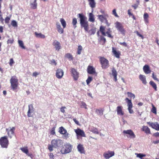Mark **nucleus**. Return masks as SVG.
Listing matches in <instances>:
<instances>
[{"label":"nucleus","mask_w":159,"mask_h":159,"mask_svg":"<svg viewBox=\"0 0 159 159\" xmlns=\"http://www.w3.org/2000/svg\"><path fill=\"white\" fill-rule=\"evenodd\" d=\"M14 40L13 39H9L7 41V44L11 43V44L13 43Z\"/></svg>","instance_id":"52"},{"label":"nucleus","mask_w":159,"mask_h":159,"mask_svg":"<svg viewBox=\"0 0 159 159\" xmlns=\"http://www.w3.org/2000/svg\"><path fill=\"white\" fill-rule=\"evenodd\" d=\"M10 20V18L8 17H7L5 19V22L6 23H7L9 22Z\"/></svg>","instance_id":"60"},{"label":"nucleus","mask_w":159,"mask_h":159,"mask_svg":"<svg viewBox=\"0 0 159 159\" xmlns=\"http://www.w3.org/2000/svg\"><path fill=\"white\" fill-rule=\"evenodd\" d=\"M114 155V152L113 151H108L103 154V156L106 159L112 157Z\"/></svg>","instance_id":"14"},{"label":"nucleus","mask_w":159,"mask_h":159,"mask_svg":"<svg viewBox=\"0 0 159 159\" xmlns=\"http://www.w3.org/2000/svg\"><path fill=\"white\" fill-rule=\"evenodd\" d=\"M112 74L113 76L114 77V80L115 81H116L117 80V72L116 70L114 68H113L112 70Z\"/></svg>","instance_id":"28"},{"label":"nucleus","mask_w":159,"mask_h":159,"mask_svg":"<svg viewBox=\"0 0 159 159\" xmlns=\"http://www.w3.org/2000/svg\"><path fill=\"white\" fill-rule=\"evenodd\" d=\"M59 132L61 134H63L65 133H66L67 131L63 127H61L59 128Z\"/></svg>","instance_id":"34"},{"label":"nucleus","mask_w":159,"mask_h":159,"mask_svg":"<svg viewBox=\"0 0 159 159\" xmlns=\"http://www.w3.org/2000/svg\"><path fill=\"white\" fill-rule=\"evenodd\" d=\"M72 23L73 25L74 29H75L76 27V24L77 23V19L75 18H74L72 20Z\"/></svg>","instance_id":"35"},{"label":"nucleus","mask_w":159,"mask_h":159,"mask_svg":"<svg viewBox=\"0 0 159 159\" xmlns=\"http://www.w3.org/2000/svg\"><path fill=\"white\" fill-rule=\"evenodd\" d=\"M115 27L122 34H124L125 33V30L124 29L123 26L122 24L119 22L117 21L115 23Z\"/></svg>","instance_id":"9"},{"label":"nucleus","mask_w":159,"mask_h":159,"mask_svg":"<svg viewBox=\"0 0 159 159\" xmlns=\"http://www.w3.org/2000/svg\"><path fill=\"white\" fill-rule=\"evenodd\" d=\"M135 155H136V157H138L140 158L141 159H143V157H145L146 156L145 154L143 153H135Z\"/></svg>","instance_id":"37"},{"label":"nucleus","mask_w":159,"mask_h":159,"mask_svg":"<svg viewBox=\"0 0 159 159\" xmlns=\"http://www.w3.org/2000/svg\"><path fill=\"white\" fill-rule=\"evenodd\" d=\"M92 80V78L90 76H89L86 82L87 84H88Z\"/></svg>","instance_id":"49"},{"label":"nucleus","mask_w":159,"mask_h":159,"mask_svg":"<svg viewBox=\"0 0 159 159\" xmlns=\"http://www.w3.org/2000/svg\"><path fill=\"white\" fill-rule=\"evenodd\" d=\"M9 144V141L7 136H4L0 139V145L2 148H7Z\"/></svg>","instance_id":"5"},{"label":"nucleus","mask_w":159,"mask_h":159,"mask_svg":"<svg viewBox=\"0 0 159 159\" xmlns=\"http://www.w3.org/2000/svg\"><path fill=\"white\" fill-rule=\"evenodd\" d=\"M29 110L27 112V116L29 117H31L33 116L34 109L33 105L30 104L28 106Z\"/></svg>","instance_id":"15"},{"label":"nucleus","mask_w":159,"mask_h":159,"mask_svg":"<svg viewBox=\"0 0 159 159\" xmlns=\"http://www.w3.org/2000/svg\"><path fill=\"white\" fill-rule=\"evenodd\" d=\"M127 94H128V96L129 97L131 98H133L134 99L135 98V96L134 94L128 92L127 93Z\"/></svg>","instance_id":"45"},{"label":"nucleus","mask_w":159,"mask_h":159,"mask_svg":"<svg viewBox=\"0 0 159 159\" xmlns=\"http://www.w3.org/2000/svg\"><path fill=\"white\" fill-rule=\"evenodd\" d=\"M112 13L116 17H118V15H117L116 13V10L115 9H114L112 11Z\"/></svg>","instance_id":"53"},{"label":"nucleus","mask_w":159,"mask_h":159,"mask_svg":"<svg viewBox=\"0 0 159 159\" xmlns=\"http://www.w3.org/2000/svg\"><path fill=\"white\" fill-rule=\"evenodd\" d=\"M123 133L124 134H127L126 136L127 138L131 139H134L135 138V135L133 131L131 129L124 130Z\"/></svg>","instance_id":"8"},{"label":"nucleus","mask_w":159,"mask_h":159,"mask_svg":"<svg viewBox=\"0 0 159 159\" xmlns=\"http://www.w3.org/2000/svg\"><path fill=\"white\" fill-rule=\"evenodd\" d=\"M18 43L19 46L23 49H25V47L24 46V43L22 41L20 40L18 41Z\"/></svg>","instance_id":"41"},{"label":"nucleus","mask_w":159,"mask_h":159,"mask_svg":"<svg viewBox=\"0 0 159 159\" xmlns=\"http://www.w3.org/2000/svg\"><path fill=\"white\" fill-rule=\"evenodd\" d=\"M149 15L147 13H145L143 15V18H148Z\"/></svg>","instance_id":"55"},{"label":"nucleus","mask_w":159,"mask_h":159,"mask_svg":"<svg viewBox=\"0 0 159 159\" xmlns=\"http://www.w3.org/2000/svg\"><path fill=\"white\" fill-rule=\"evenodd\" d=\"M142 130L147 134H151L150 130L149 128L147 126H143L142 128Z\"/></svg>","instance_id":"27"},{"label":"nucleus","mask_w":159,"mask_h":159,"mask_svg":"<svg viewBox=\"0 0 159 159\" xmlns=\"http://www.w3.org/2000/svg\"><path fill=\"white\" fill-rule=\"evenodd\" d=\"M63 141L59 139H53L51 141V144L52 146L55 148H58L61 147L63 145Z\"/></svg>","instance_id":"4"},{"label":"nucleus","mask_w":159,"mask_h":159,"mask_svg":"<svg viewBox=\"0 0 159 159\" xmlns=\"http://www.w3.org/2000/svg\"><path fill=\"white\" fill-rule=\"evenodd\" d=\"M89 2V5L92 8L96 7V3L95 0H87Z\"/></svg>","instance_id":"24"},{"label":"nucleus","mask_w":159,"mask_h":159,"mask_svg":"<svg viewBox=\"0 0 159 159\" xmlns=\"http://www.w3.org/2000/svg\"><path fill=\"white\" fill-rule=\"evenodd\" d=\"M53 148H54L52 145V144H51V145L49 144L48 145V149L50 151V152H51L53 151Z\"/></svg>","instance_id":"51"},{"label":"nucleus","mask_w":159,"mask_h":159,"mask_svg":"<svg viewBox=\"0 0 159 159\" xmlns=\"http://www.w3.org/2000/svg\"><path fill=\"white\" fill-rule=\"evenodd\" d=\"M74 130L77 136H79L82 137H85L84 132L83 130L79 128L75 129Z\"/></svg>","instance_id":"12"},{"label":"nucleus","mask_w":159,"mask_h":159,"mask_svg":"<svg viewBox=\"0 0 159 159\" xmlns=\"http://www.w3.org/2000/svg\"><path fill=\"white\" fill-rule=\"evenodd\" d=\"M60 21L63 27V28H65L66 26V22L65 20L63 18H61L60 19Z\"/></svg>","instance_id":"36"},{"label":"nucleus","mask_w":159,"mask_h":159,"mask_svg":"<svg viewBox=\"0 0 159 159\" xmlns=\"http://www.w3.org/2000/svg\"><path fill=\"white\" fill-rule=\"evenodd\" d=\"M66 108V107H62L60 109L61 111L63 113H64L65 112V109Z\"/></svg>","instance_id":"56"},{"label":"nucleus","mask_w":159,"mask_h":159,"mask_svg":"<svg viewBox=\"0 0 159 159\" xmlns=\"http://www.w3.org/2000/svg\"><path fill=\"white\" fill-rule=\"evenodd\" d=\"M15 130V127H12V128L9 127L8 128H7L6 129V131L9 137L11 139L14 134V131Z\"/></svg>","instance_id":"11"},{"label":"nucleus","mask_w":159,"mask_h":159,"mask_svg":"<svg viewBox=\"0 0 159 159\" xmlns=\"http://www.w3.org/2000/svg\"><path fill=\"white\" fill-rule=\"evenodd\" d=\"M100 40L101 41H104V43H105L106 41V39L102 36H101L100 37Z\"/></svg>","instance_id":"59"},{"label":"nucleus","mask_w":159,"mask_h":159,"mask_svg":"<svg viewBox=\"0 0 159 159\" xmlns=\"http://www.w3.org/2000/svg\"><path fill=\"white\" fill-rule=\"evenodd\" d=\"M70 72L74 80H77L79 77V72L74 68H71Z\"/></svg>","instance_id":"10"},{"label":"nucleus","mask_w":159,"mask_h":159,"mask_svg":"<svg viewBox=\"0 0 159 159\" xmlns=\"http://www.w3.org/2000/svg\"><path fill=\"white\" fill-rule=\"evenodd\" d=\"M123 107L121 106H118L116 108L117 114L118 115L122 116L124 115V113L122 111Z\"/></svg>","instance_id":"19"},{"label":"nucleus","mask_w":159,"mask_h":159,"mask_svg":"<svg viewBox=\"0 0 159 159\" xmlns=\"http://www.w3.org/2000/svg\"><path fill=\"white\" fill-rule=\"evenodd\" d=\"M77 148L79 152L81 153H84V149L82 145L79 144L77 146Z\"/></svg>","instance_id":"30"},{"label":"nucleus","mask_w":159,"mask_h":159,"mask_svg":"<svg viewBox=\"0 0 159 159\" xmlns=\"http://www.w3.org/2000/svg\"><path fill=\"white\" fill-rule=\"evenodd\" d=\"M153 136L156 137H159V133L158 132H156L153 134Z\"/></svg>","instance_id":"64"},{"label":"nucleus","mask_w":159,"mask_h":159,"mask_svg":"<svg viewBox=\"0 0 159 159\" xmlns=\"http://www.w3.org/2000/svg\"><path fill=\"white\" fill-rule=\"evenodd\" d=\"M87 69L88 73L90 74H93L95 73V70L92 66H89Z\"/></svg>","instance_id":"23"},{"label":"nucleus","mask_w":159,"mask_h":159,"mask_svg":"<svg viewBox=\"0 0 159 159\" xmlns=\"http://www.w3.org/2000/svg\"><path fill=\"white\" fill-rule=\"evenodd\" d=\"M87 32H88L90 35L94 34L96 32V29L94 28H93L89 30H88V31H86Z\"/></svg>","instance_id":"40"},{"label":"nucleus","mask_w":159,"mask_h":159,"mask_svg":"<svg viewBox=\"0 0 159 159\" xmlns=\"http://www.w3.org/2000/svg\"><path fill=\"white\" fill-rule=\"evenodd\" d=\"M11 25L14 27H17V22L15 20H13L11 22Z\"/></svg>","instance_id":"48"},{"label":"nucleus","mask_w":159,"mask_h":159,"mask_svg":"<svg viewBox=\"0 0 159 159\" xmlns=\"http://www.w3.org/2000/svg\"><path fill=\"white\" fill-rule=\"evenodd\" d=\"M20 149L23 152L25 153L28 156L31 157L32 155V154L30 155L29 153V151L27 147L22 148H20Z\"/></svg>","instance_id":"26"},{"label":"nucleus","mask_w":159,"mask_h":159,"mask_svg":"<svg viewBox=\"0 0 159 159\" xmlns=\"http://www.w3.org/2000/svg\"><path fill=\"white\" fill-rule=\"evenodd\" d=\"M52 45L56 50L59 51L61 48V45L60 43L56 40L53 41Z\"/></svg>","instance_id":"16"},{"label":"nucleus","mask_w":159,"mask_h":159,"mask_svg":"<svg viewBox=\"0 0 159 159\" xmlns=\"http://www.w3.org/2000/svg\"><path fill=\"white\" fill-rule=\"evenodd\" d=\"M91 131L93 133L96 134H99V132L98 129L96 128H93V129H91Z\"/></svg>","instance_id":"43"},{"label":"nucleus","mask_w":159,"mask_h":159,"mask_svg":"<svg viewBox=\"0 0 159 159\" xmlns=\"http://www.w3.org/2000/svg\"><path fill=\"white\" fill-rule=\"evenodd\" d=\"M97 16L100 21L103 22L105 20H106V19L108 17V15L107 14H106L103 15H98Z\"/></svg>","instance_id":"17"},{"label":"nucleus","mask_w":159,"mask_h":159,"mask_svg":"<svg viewBox=\"0 0 159 159\" xmlns=\"http://www.w3.org/2000/svg\"><path fill=\"white\" fill-rule=\"evenodd\" d=\"M147 124L149 125L150 126H151L152 128L154 126H153L154 124V123L151 122H147Z\"/></svg>","instance_id":"58"},{"label":"nucleus","mask_w":159,"mask_h":159,"mask_svg":"<svg viewBox=\"0 0 159 159\" xmlns=\"http://www.w3.org/2000/svg\"><path fill=\"white\" fill-rule=\"evenodd\" d=\"M149 84L152 86L156 91L157 90V87L156 84L153 81H151L149 82Z\"/></svg>","instance_id":"38"},{"label":"nucleus","mask_w":159,"mask_h":159,"mask_svg":"<svg viewBox=\"0 0 159 159\" xmlns=\"http://www.w3.org/2000/svg\"><path fill=\"white\" fill-rule=\"evenodd\" d=\"M35 36L37 38H39L41 39H44L45 38V36L44 34H42L41 33H38L37 32H35L34 33Z\"/></svg>","instance_id":"29"},{"label":"nucleus","mask_w":159,"mask_h":159,"mask_svg":"<svg viewBox=\"0 0 159 159\" xmlns=\"http://www.w3.org/2000/svg\"><path fill=\"white\" fill-rule=\"evenodd\" d=\"M100 61L102 65V68L106 69L109 67V61L104 57H100Z\"/></svg>","instance_id":"6"},{"label":"nucleus","mask_w":159,"mask_h":159,"mask_svg":"<svg viewBox=\"0 0 159 159\" xmlns=\"http://www.w3.org/2000/svg\"><path fill=\"white\" fill-rule=\"evenodd\" d=\"M112 52L114 56L117 58L120 57V52L118 51H117L116 49L114 47H112Z\"/></svg>","instance_id":"21"},{"label":"nucleus","mask_w":159,"mask_h":159,"mask_svg":"<svg viewBox=\"0 0 159 159\" xmlns=\"http://www.w3.org/2000/svg\"><path fill=\"white\" fill-rule=\"evenodd\" d=\"M139 79L142 81V83L144 84H146L147 83L146 76L142 75H140L139 76Z\"/></svg>","instance_id":"25"},{"label":"nucleus","mask_w":159,"mask_h":159,"mask_svg":"<svg viewBox=\"0 0 159 159\" xmlns=\"http://www.w3.org/2000/svg\"><path fill=\"white\" fill-rule=\"evenodd\" d=\"M105 29V27L104 26H101L100 28V30L102 34L104 36L106 35V34L107 35L108 37L110 38H113V37L111 34V31L110 30V29L108 28V30L105 33L104 32Z\"/></svg>","instance_id":"7"},{"label":"nucleus","mask_w":159,"mask_h":159,"mask_svg":"<svg viewBox=\"0 0 159 159\" xmlns=\"http://www.w3.org/2000/svg\"><path fill=\"white\" fill-rule=\"evenodd\" d=\"M125 100L127 104L128 108H130L133 107V104L131 100L129 99L128 98H126L125 99Z\"/></svg>","instance_id":"32"},{"label":"nucleus","mask_w":159,"mask_h":159,"mask_svg":"<svg viewBox=\"0 0 159 159\" xmlns=\"http://www.w3.org/2000/svg\"><path fill=\"white\" fill-rule=\"evenodd\" d=\"M104 110L100 108L99 109H96L95 111L96 113L98 115L102 116L103 115Z\"/></svg>","instance_id":"33"},{"label":"nucleus","mask_w":159,"mask_h":159,"mask_svg":"<svg viewBox=\"0 0 159 159\" xmlns=\"http://www.w3.org/2000/svg\"><path fill=\"white\" fill-rule=\"evenodd\" d=\"M80 106L81 108H84L85 109H87V105L85 103L83 102H81L80 103Z\"/></svg>","instance_id":"44"},{"label":"nucleus","mask_w":159,"mask_h":159,"mask_svg":"<svg viewBox=\"0 0 159 159\" xmlns=\"http://www.w3.org/2000/svg\"><path fill=\"white\" fill-rule=\"evenodd\" d=\"M147 124L149 125L150 126H151L152 128L154 126H153L154 124V123L151 122H147Z\"/></svg>","instance_id":"57"},{"label":"nucleus","mask_w":159,"mask_h":159,"mask_svg":"<svg viewBox=\"0 0 159 159\" xmlns=\"http://www.w3.org/2000/svg\"><path fill=\"white\" fill-rule=\"evenodd\" d=\"M152 78L155 80H156L157 81H158L159 80H158V79L157 78V77H156V75H155L154 74V73H153L152 74Z\"/></svg>","instance_id":"54"},{"label":"nucleus","mask_w":159,"mask_h":159,"mask_svg":"<svg viewBox=\"0 0 159 159\" xmlns=\"http://www.w3.org/2000/svg\"><path fill=\"white\" fill-rule=\"evenodd\" d=\"M151 111L152 113L155 114H157L156 108L153 105L152 106V108L151 110Z\"/></svg>","instance_id":"50"},{"label":"nucleus","mask_w":159,"mask_h":159,"mask_svg":"<svg viewBox=\"0 0 159 159\" xmlns=\"http://www.w3.org/2000/svg\"><path fill=\"white\" fill-rule=\"evenodd\" d=\"M10 82L12 90L13 91L16 90L17 88L18 84V79L16 76H12L10 79Z\"/></svg>","instance_id":"2"},{"label":"nucleus","mask_w":159,"mask_h":159,"mask_svg":"<svg viewBox=\"0 0 159 159\" xmlns=\"http://www.w3.org/2000/svg\"><path fill=\"white\" fill-rule=\"evenodd\" d=\"M39 73L37 72H34L33 73V74H32V76H34V77H36L38 75H39Z\"/></svg>","instance_id":"62"},{"label":"nucleus","mask_w":159,"mask_h":159,"mask_svg":"<svg viewBox=\"0 0 159 159\" xmlns=\"http://www.w3.org/2000/svg\"><path fill=\"white\" fill-rule=\"evenodd\" d=\"M14 63V61L13 59L11 58L10 59L9 64L11 66H12V64Z\"/></svg>","instance_id":"63"},{"label":"nucleus","mask_w":159,"mask_h":159,"mask_svg":"<svg viewBox=\"0 0 159 159\" xmlns=\"http://www.w3.org/2000/svg\"><path fill=\"white\" fill-rule=\"evenodd\" d=\"M143 70L144 73L147 74L150 73L151 71L149 66L147 65H146L143 66Z\"/></svg>","instance_id":"20"},{"label":"nucleus","mask_w":159,"mask_h":159,"mask_svg":"<svg viewBox=\"0 0 159 159\" xmlns=\"http://www.w3.org/2000/svg\"><path fill=\"white\" fill-rule=\"evenodd\" d=\"M63 135L62 136V137L63 138H64L65 139H67L68 138L70 137V134H69L67 132H66V133H65L64 134H63Z\"/></svg>","instance_id":"42"},{"label":"nucleus","mask_w":159,"mask_h":159,"mask_svg":"<svg viewBox=\"0 0 159 159\" xmlns=\"http://www.w3.org/2000/svg\"><path fill=\"white\" fill-rule=\"evenodd\" d=\"M72 146L69 143L64 145L61 149V152L62 154H65L70 152L72 150Z\"/></svg>","instance_id":"3"},{"label":"nucleus","mask_w":159,"mask_h":159,"mask_svg":"<svg viewBox=\"0 0 159 159\" xmlns=\"http://www.w3.org/2000/svg\"><path fill=\"white\" fill-rule=\"evenodd\" d=\"M64 71L62 70L61 69H58L56 70V77L59 79H61L63 75Z\"/></svg>","instance_id":"13"},{"label":"nucleus","mask_w":159,"mask_h":159,"mask_svg":"<svg viewBox=\"0 0 159 159\" xmlns=\"http://www.w3.org/2000/svg\"><path fill=\"white\" fill-rule=\"evenodd\" d=\"M78 17L80 18V24L81 27L83 28L85 31H88L89 30V25L86 17L83 14H78Z\"/></svg>","instance_id":"1"},{"label":"nucleus","mask_w":159,"mask_h":159,"mask_svg":"<svg viewBox=\"0 0 159 159\" xmlns=\"http://www.w3.org/2000/svg\"><path fill=\"white\" fill-rule=\"evenodd\" d=\"M37 0H32L31 1L30 5L31 8L35 9L37 8Z\"/></svg>","instance_id":"18"},{"label":"nucleus","mask_w":159,"mask_h":159,"mask_svg":"<svg viewBox=\"0 0 159 159\" xmlns=\"http://www.w3.org/2000/svg\"><path fill=\"white\" fill-rule=\"evenodd\" d=\"M56 27L57 31L60 34H62L63 33V30L61 27L60 23L57 22L56 23Z\"/></svg>","instance_id":"22"},{"label":"nucleus","mask_w":159,"mask_h":159,"mask_svg":"<svg viewBox=\"0 0 159 159\" xmlns=\"http://www.w3.org/2000/svg\"><path fill=\"white\" fill-rule=\"evenodd\" d=\"M82 50V47L81 45L79 46L78 48L77 54L79 55L80 54Z\"/></svg>","instance_id":"47"},{"label":"nucleus","mask_w":159,"mask_h":159,"mask_svg":"<svg viewBox=\"0 0 159 159\" xmlns=\"http://www.w3.org/2000/svg\"><path fill=\"white\" fill-rule=\"evenodd\" d=\"M132 107H130V108H128V110L130 114H132L134 112L133 110L132 109Z\"/></svg>","instance_id":"61"},{"label":"nucleus","mask_w":159,"mask_h":159,"mask_svg":"<svg viewBox=\"0 0 159 159\" xmlns=\"http://www.w3.org/2000/svg\"><path fill=\"white\" fill-rule=\"evenodd\" d=\"M94 15L92 13H90L89 15V21L94 22L95 21Z\"/></svg>","instance_id":"31"},{"label":"nucleus","mask_w":159,"mask_h":159,"mask_svg":"<svg viewBox=\"0 0 159 159\" xmlns=\"http://www.w3.org/2000/svg\"><path fill=\"white\" fill-rule=\"evenodd\" d=\"M66 57L68 58L70 60H71L73 59V57L72 55L70 53H67L66 55Z\"/></svg>","instance_id":"46"},{"label":"nucleus","mask_w":159,"mask_h":159,"mask_svg":"<svg viewBox=\"0 0 159 159\" xmlns=\"http://www.w3.org/2000/svg\"><path fill=\"white\" fill-rule=\"evenodd\" d=\"M154 125L153 129L158 131L159 130V124L157 122H154Z\"/></svg>","instance_id":"39"}]
</instances>
